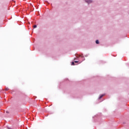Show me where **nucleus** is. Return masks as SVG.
Masks as SVG:
<instances>
[{
  "label": "nucleus",
  "mask_w": 129,
  "mask_h": 129,
  "mask_svg": "<svg viewBox=\"0 0 129 129\" xmlns=\"http://www.w3.org/2000/svg\"><path fill=\"white\" fill-rule=\"evenodd\" d=\"M72 65H75V64L74 63V62L73 61V62H72Z\"/></svg>",
  "instance_id": "obj_5"
},
{
  "label": "nucleus",
  "mask_w": 129,
  "mask_h": 129,
  "mask_svg": "<svg viewBox=\"0 0 129 129\" xmlns=\"http://www.w3.org/2000/svg\"><path fill=\"white\" fill-rule=\"evenodd\" d=\"M86 3H87L88 4H91L92 3V1L91 0H85Z\"/></svg>",
  "instance_id": "obj_1"
},
{
  "label": "nucleus",
  "mask_w": 129,
  "mask_h": 129,
  "mask_svg": "<svg viewBox=\"0 0 129 129\" xmlns=\"http://www.w3.org/2000/svg\"><path fill=\"white\" fill-rule=\"evenodd\" d=\"M33 28H37V25H34V26H33Z\"/></svg>",
  "instance_id": "obj_6"
},
{
  "label": "nucleus",
  "mask_w": 129,
  "mask_h": 129,
  "mask_svg": "<svg viewBox=\"0 0 129 129\" xmlns=\"http://www.w3.org/2000/svg\"><path fill=\"white\" fill-rule=\"evenodd\" d=\"M5 90H6V91H8V90H9L8 88H6L5 89Z\"/></svg>",
  "instance_id": "obj_4"
},
{
  "label": "nucleus",
  "mask_w": 129,
  "mask_h": 129,
  "mask_svg": "<svg viewBox=\"0 0 129 129\" xmlns=\"http://www.w3.org/2000/svg\"><path fill=\"white\" fill-rule=\"evenodd\" d=\"M96 43L97 44H99V41H98V40H96Z\"/></svg>",
  "instance_id": "obj_3"
},
{
  "label": "nucleus",
  "mask_w": 129,
  "mask_h": 129,
  "mask_svg": "<svg viewBox=\"0 0 129 129\" xmlns=\"http://www.w3.org/2000/svg\"><path fill=\"white\" fill-rule=\"evenodd\" d=\"M75 63H78V61H75Z\"/></svg>",
  "instance_id": "obj_7"
},
{
  "label": "nucleus",
  "mask_w": 129,
  "mask_h": 129,
  "mask_svg": "<svg viewBox=\"0 0 129 129\" xmlns=\"http://www.w3.org/2000/svg\"><path fill=\"white\" fill-rule=\"evenodd\" d=\"M103 96H104V95H101L99 99H100V98H102V97H103Z\"/></svg>",
  "instance_id": "obj_2"
}]
</instances>
